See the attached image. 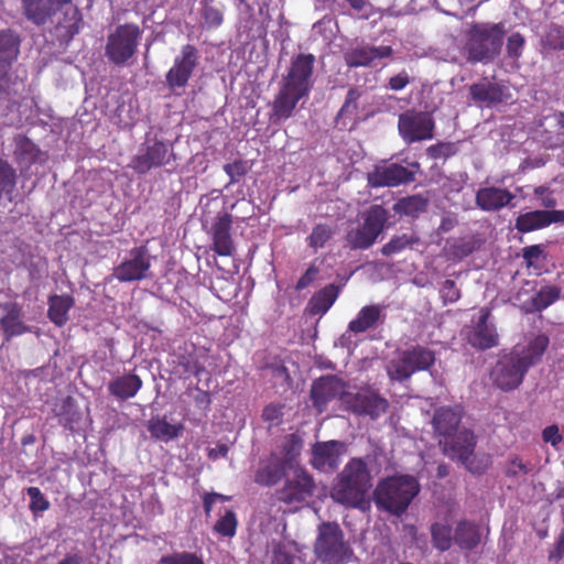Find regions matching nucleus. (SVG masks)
I'll list each match as a JSON object with an SVG mask.
<instances>
[{"mask_svg": "<svg viewBox=\"0 0 564 564\" xmlns=\"http://www.w3.org/2000/svg\"><path fill=\"white\" fill-rule=\"evenodd\" d=\"M435 120L432 113L409 109L399 115L398 131L406 144L434 138Z\"/></svg>", "mask_w": 564, "mask_h": 564, "instance_id": "9", "label": "nucleus"}, {"mask_svg": "<svg viewBox=\"0 0 564 564\" xmlns=\"http://www.w3.org/2000/svg\"><path fill=\"white\" fill-rule=\"evenodd\" d=\"M151 259L144 246L133 248L130 258L113 269V276L119 282H134L149 278Z\"/></svg>", "mask_w": 564, "mask_h": 564, "instance_id": "17", "label": "nucleus"}, {"mask_svg": "<svg viewBox=\"0 0 564 564\" xmlns=\"http://www.w3.org/2000/svg\"><path fill=\"white\" fill-rule=\"evenodd\" d=\"M384 306L371 304L364 306L357 314L356 318L349 322L348 330L354 334H362L369 329H375L379 325L384 324L386 314Z\"/></svg>", "mask_w": 564, "mask_h": 564, "instance_id": "29", "label": "nucleus"}, {"mask_svg": "<svg viewBox=\"0 0 564 564\" xmlns=\"http://www.w3.org/2000/svg\"><path fill=\"white\" fill-rule=\"evenodd\" d=\"M345 400L355 414L369 416L371 420L379 419L390 408L388 399L370 387L359 389Z\"/></svg>", "mask_w": 564, "mask_h": 564, "instance_id": "15", "label": "nucleus"}, {"mask_svg": "<svg viewBox=\"0 0 564 564\" xmlns=\"http://www.w3.org/2000/svg\"><path fill=\"white\" fill-rule=\"evenodd\" d=\"M75 305V299L69 294H53L48 297L47 317L58 327L67 324L68 312Z\"/></svg>", "mask_w": 564, "mask_h": 564, "instance_id": "34", "label": "nucleus"}, {"mask_svg": "<svg viewBox=\"0 0 564 564\" xmlns=\"http://www.w3.org/2000/svg\"><path fill=\"white\" fill-rule=\"evenodd\" d=\"M180 366L183 367V372L186 376L199 377L205 371L204 365L193 356H182L180 358Z\"/></svg>", "mask_w": 564, "mask_h": 564, "instance_id": "52", "label": "nucleus"}, {"mask_svg": "<svg viewBox=\"0 0 564 564\" xmlns=\"http://www.w3.org/2000/svg\"><path fill=\"white\" fill-rule=\"evenodd\" d=\"M389 212L382 205H371L362 215V223L346 235L351 249L366 250L370 248L387 228Z\"/></svg>", "mask_w": 564, "mask_h": 564, "instance_id": "6", "label": "nucleus"}, {"mask_svg": "<svg viewBox=\"0 0 564 564\" xmlns=\"http://www.w3.org/2000/svg\"><path fill=\"white\" fill-rule=\"evenodd\" d=\"M54 15L48 20L53 24L56 39L62 44H68L84 26V18L73 0H61Z\"/></svg>", "mask_w": 564, "mask_h": 564, "instance_id": "11", "label": "nucleus"}, {"mask_svg": "<svg viewBox=\"0 0 564 564\" xmlns=\"http://www.w3.org/2000/svg\"><path fill=\"white\" fill-rule=\"evenodd\" d=\"M530 291L521 288L514 300L519 302L520 310L525 314L541 312L555 303L561 295V289L554 285L541 288L534 295H529Z\"/></svg>", "mask_w": 564, "mask_h": 564, "instance_id": "20", "label": "nucleus"}, {"mask_svg": "<svg viewBox=\"0 0 564 564\" xmlns=\"http://www.w3.org/2000/svg\"><path fill=\"white\" fill-rule=\"evenodd\" d=\"M372 487L371 475L365 460H349L337 477L332 498L340 505L364 509L368 491Z\"/></svg>", "mask_w": 564, "mask_h": 564, "instance_id": "2", "label": "nucleus"}, {"mask_svg": "<svg viewBox=\"0 0 564 564\" xmlns=\"http://www.w3.org/2000/svg\"><path fill=\"white\" fill-rule=\"evenodd\" d=\"M412 181H414V173L398 163L375 165L373 170L367 174L368 185L373 188L394 187Z\"/></svg>", "mask_w": 564, "mask_h": 564, "instance_id": "19", "label": "nucleus"}, {"mask_svg": "<svg viewBox=\"0 0 564 564\" xmlns=\"http://www.w3.org/2000/svg\"><path fill=\"white\" fill-rule=\"evenodd\" d=\"M454 541L462 550L469 551L475 549L480 542V531L478 525L468 521L458 522L454 534Z\"/></svg>", "mask_w": 564, "mask_h": 564, "instance_id": "38", "label": "nucleus"}, {"mask_svg": "<svg viewBox=\"0 0 564 564\" xmlns=\"http://www.w3.org/2000/svg\"><path fill=\"white\" fill-rule=\"evenodd\" d=\"M184 430L183 424H171L166 416H155L149 420L148 431L151 436L162 442H170L176 438Z\"/></svg>", "mask_w": 564, "mask_h": 564, "instance_id": "35", "label": "nucleus"}, {"mask_svg": "<svg viewBox=\"0 0 564 564\" xmlns=\"http://www.w3.org/2000/svg\"><path fill=\"white\" fill-rule=\"evenodd\" d=\"M282 409L283 406L280 404L271 403L265 405L262 411L263 421L269 423H278L283 415Z\"/></svg>", "mask_w": 564, "mask_h": 564, "instance_id": "57", "label": "nucleus"}, {"mask_svg": "<svg viewBox=\"0 0 564 564\" xmlns=\"http://www.w3.org/2000/svg\"><path fill=\"white\" fill-rule=\"evenodd\" d=\"M519 232H531L546 227L543 210H532L520 214L514 224Z\"/></svg>", "mask_w": 564, "mask_h": 564, "instance_id": "40", "label": "nucleus"}, {"mask_svg": "<svg viewBox=\"0 0 564 564\" xmlns=\"http://www.w3.org/2000/svg\"><path fill=\"white\" fill-rule=\"evenodd\" d=\"M284 486L276 490V498L286 505L302 503L312 497L315 490V481L313 477L296 463L288 471L284 477Z\"/></svg>", "mask_w": 564, "mask_h": 564, "instance_id": "10", "label": "nucleus"}, {"mask_svg": "<svg viewBox=\"0 0 564 564\" xmlns=\"http://www.w3.org/2000/svg\"><path fill=\"white\" fill-rule=\"evenodd\" d=\"M542 253L543 249L540 245H532L522 249L523 259L529 265L539 260Z\"/></svg>", "mask_w": 564, "mask_h": 564, "instance_id": "62", "label": "nucleus"}, {"mask_svg": "<svg viewBox=\"0 0 564 564\" xmlns=\"http://www.w3.org/2000/svg\"><path fill=\"white\" fill-rule=\"evenodd\" d=\"M279 446L284 458H299L304 447V440L299 432L290 433L281 438Z\"/></svg>", "mask_w": 564, "mask_h": 564, "instance_id": "43", "label": "nucleus"}, {"mask_svg": "<svg viewBox=\"0 0 564 564\" xmlns=\"http://www.w3.org/2000/svg\"><path fill=\"white\" fill-rule=\"evenodd\" d=\"M469 95L476 104L485 105L486 107L506 102L511 97L506 86L486 82L470 85Z\"/></svg>", "mask_w": 564, "mask_h": 564, "instance_id": "25", "label": "nucleus"}, {"mask_svg": "<svg viewBox=\"0 0 564 564\" xmlns=\"http://www.w3.org/2000/svg\"><path fill=\"white\" fill-rule=\"evenodd\" d=\"M17 184L15 170L8 161L0 156V195L11 194Z\"/></svg>", "mask_w": 564, "mask_h": 564, "instance_id": "46", "label": "nucleus"}, {"mask_svg": "<svg viewBox=\"0 0 564 564\" xmlns=\"http://www.w3.org/2000/svg\"><path fill=\"white\" fill-rule=\"evenodd\" d=\"M514 195L507 188L496 186L480 187L475 195V203L482 212H497L508 206Z\"/></svg>", "mask_w": 564, "mask_h": 564, "instance_id": "26", "label": "nucleus"}, {"mask_svg": "<svg viewBox=\"0 0 564 564\" xmlns=\"http://www.w3.org/2000/svg\"><path fill=\"white\" fill-rule=\"evenodd\" d=\"M443 452L451 458H469L474 454L476 438L468 429L457 430L452 436L441 438Z\"/></svg>", "mask_w": 564, "mask_h": 564, "instance_id": "24", "label": "nucleus"}, {"mask_svg": "<svg viewBox=\"0 0 564 564\" xmlns=\"http://www.w3.org/2000/svg\"><path fill=\"white\" fill-rule=\"evenodd\" d=\"M435 362L433 350L415 345L400 351L399 358L392 360L389 367V375L392 379L404 381L413 373L429 370Z\"/></svg>", "mask_w": 564, "mask_h": 564, "instance_id": "8", "label": "nucleus"}, {"mask_svg": "<svg viewBox=\"0 0 564 564\" xmlns=\"http://www.w3.org/2000/svg\"><path fill=\"white\" fill-rule=\"evenodd\" d=\"M297 460H260L254 471V481L260 486L272 487L288 477V471Z\"/></svg>", "mask_w": 564, "mask_h": 564, "instance_id": "27", "label": "nucleus"}, {"mask_svg": "<svg viewBox=\"0 0 564 564\" xmlns=\"http://www.w3.org/2000/svg\"><path fill=\"white\" fill-rule=\"evenodd\" d=\"M3 311L4 315L0 318V328L7 341L30 330L22 319L23 312L19 303L8 302L3 305Z\"/></svg>", "mask_w": 564, "mask_h": 564, "instance_id": "28", "label": "nucleus"}, {"mask_svg": "<svg viewBox=\"0 0 564 564\" xmlns=\"http://www.w3.org/2000/svg\"><path fill=\"white\" fill-rule=\"evenodd\" d=\"M23 14L37 26L45 25L54 15L61 0H21Z\"/></svg>", "mask_w": 564, "mask_h": 564, "instance_id": "31", "label": "nucleus"}, {"mask_svg": "<svg viewBox=\"0 0 564 564\" xmlns=\"http://www.w3.org/2000/svg\"><path fill=\"white\" fill-rule=\"evenodd\" d=\"M142 30L138 24L118 25L107 37L106 56L116 65H123L137 53Z\"/></svg>", "mask_w": 564, "mask_h": 564, "instance_id": "7", "label": "nucleus"}, {"mask_svg": "<svg viewBox=\"0 0 564 564\" xmlns=\"http://www.w3.org/2000/svg\"><path fill=\"white\" fill-rule=\"evenodd\" d=\"M339 289L335 284H328L314 294L310 302V312L313 315L325 314L338 297Z\"/></svg>", "mask_w": 564, "mask_h": 564, "instance_id": "37", "label": "nucleus"}, {"mask_svg": "<svg viewBox=\"0 0 564 564\" xmlns=\"http://www.w3.org/2000/svg\"><path fill=\"white\" fill-rule=\"evenodd\" d=\"M420 492L417 479L409 475L391 476L380 480L373 491L379 509L393 516H402Z\"/></svg>", "mask_w": 564, "mask_h": 564, "instance_id": "3", "label": "nucleus"}, {"mask_svg": "<svg viewBox=\"0 0 564 564\" xmlns=\"http://www.w3.org/2000/svg\"><path fill=\"white\" fill-rule=\"evenodd\" d=\"M458 152L455 142H437L426 149L427 155L433 160L448 159Z\"/></svg>", "mask_w": 564, "mask_h": 564, "instance_id": "49", "label": "nucleus"}, {"mask_svg": "<svg viewBox=\"0 0 564 564\" xmlns=\"http://www.w3.org/2000/svg\"><path fill=\"white\" fill-rule=\"evenodd\" d=\"M505 34L503 22L473 23L464 46L467 62L470 64L492 62L501 52Z\"/></svg>", "mask_w": 564, "mask_h": 564, "instance_id": "4", "label": "nucleus"}, {"mask_svg": "<svg viewBox=\"0 0 564 564\" xmlns=\"http://www.w3.org/2000/svg\"><path fill=\"white\" fill-rule=\"evenodd\" d=\"M440 294L444 304L455 303L460 299V290L457 288L455 281L449 279L443 282Z\"/></svg>", "mask_w": 564, "mask_h": 564, "instance_id": "53", "label": "nucleus"}, {"mask_svg": "<svg viewBox=\"0 0 564 564\" xmlns=\"http://www.w3.org/2000/svg\"><path fill=\"white\" fill-rule=\"evenodd\" d=\"M427 207L429 199L423 195L416 194L398 199L393 205V210L400 216L417 218L422 213L426 212Z\"/></svg>", "mask_w": 564, "mask_h": 564, "instance_id": "36", "label": "nucleus"}, {"mask_svg": "<svg viewBox=\"0 0 564 564\" xmlns=\"http://www.w3.org/2000/svg\"><path fill=\"white\" fill-rule=\"evenodd\" d=\"M250 170V165L246 160H235L231 163H227L224 165L225 173L229 176L228 185L236 184L240 182V180L247 175Z\"/></svg>", "mask_w": 564, "mask_h": 564, "instance_id": "48", "label": "nucleus"}, {"mask_svg": "<svg viewBox=\"0 0 564 564\" xmlns=\"http://www.w3.org/2000/svg\"><path fill=\"white\" fill-rule=\"evenodd\" d=\"M464 416V408L460 404L443 405L435 409L432 425L434 432L442 438L452 436L458 430Z\"/></svg>", "mask_w": 564, "mask_h": 564, "instance_id": "23", "label": "nucleus"}, {"mask_svg": "<svg viewBox=\"0 0 564 564\" xmlns=\"http://www.w3.org/2000/svg\"><path fill=\"white\" fill-rule=\"evenodd\" d=\"M549 343L545 334H539L527 346H516L510 352L502 355L491 369L492 384L503 392L518 389L529 369L541 361Z\"/></svg>", "mask_w": 564, "mask_h": 564, "instance_id": "1", "label": "nucleus"}, {"mask_svg": "<svg viewBox=\"0 0 564 564\" xmlns=\"http://www.w3.org/2000/svg\"><path fill=\"white\" fill-rule=\"evenodd\" d=\"M410 82L411 79L408 72L403 69L389 78L388 88L394 91H399L404 89L410 84Z\"/></svg>", "mask_w": 564, "mask_h": 564, "instance_id": "56", "label": "nucleus"}, {"mask_svg": "<svg viewBox=\"0 0 564 564\" xmlns=\"http://www.w3.org/2000/svg\"><path fill=\"white\" fill-rule=\"evenodd\" d=\"M232 216L226 212H219L207 231L212 238V250L219 257H232L236 250L231 236Z\"/></svg>", "mask_w": 564, "mask_h": 564, "instance_id": "18", "label": "nucleus"}, {"mask_svg": "<svg viewBox=\"0 0 564 564\" xmlns=\"http://www.w3.org/2000/svg\"><path fill=\"white\" fill-rule=\"evenodd\" d=\"M229 499H230V497L224 496V495L217 494V492L206 494L203 498V507H204V511H205L206 516H209V513L213 509V505L217 500L225 502V501H228Z\"/></svg>", "mask_w": 564, "mask_h": 564, "instance_id": "61", "label": "nucleus"}, {"mask_svg": "<svg viewBox=\"0 0 564 564\" xmlns=\"http://www.w3.org/2000/svg\"><path fill=\"white\" fill-rule=\"evenodd\" d=\"M393 55V48L390 45L373 46L369 44H358L348 50L345 55V63L350 68L370 67L376 61L388 58Z\"/></svg>", "mask_w": 564, "mask_h": 564, "instance_id": "21", "label": "nucleus"}, {"mask_svg": "<svg viewBox=\"0 0 564 564\" xmlns=\"http://www.w3.org/2000/svg\"><path fill=\"white\" fill-rule=\"evenodd\" d=\"M171 158H174L172 148L164 141L154 139L142 144L140 152L131 159L129 167L142 175L154 167L169 164Z\"/></svg>", "mask_w": 564, "mask_h": 564, "instance_id": "13", "label": "nucleus"}, {"mask_svg": "<svg viewBox=\"0 0 564 564\" xmlns=\"http://www.w3.org/2000/svg\"><path fill=\"white\" fill-rule=\"evenodd\" d=\"M26 494L30 497V510L33 514H37L40 512H44L50 509L51 503L42 494V491L37 487H29L26 488Z\"/></svg>", "mask_w": 564, "mask_h": 564, "instance_id": "51", "label": "nucleus"}, {"mask_svg": "<svg viewBox=\"0 0 564 564\" xmlns=\"http://www.w3.org/2000/svg\"><path fill=\"white\" fill-rule=\"evenodd\" d=\"M238 519L234 510H226L214 524V532L223 538H234L237 532Z\"/></svg>", "mask_w": 564, "mask_h": 564, "instance_id": "44", "label": "nucleus"}, {"mask_svg": "<svg viewBox=\"0 0 564 564\" xmlns=\"http://www.w3.org/2000/svg\"><path fill=\"white\" fill-rule=\"evenodd\" d=\"M542 438L545 443L556 446L562 441V435L557 425L546 426L542 432Z\"/></svg>", "mask_w": 564, "mask_h": 564, "instance_id": "60", "label": "nucleus"}, {"mask_svg": "<svg viewBox=\"0 0 564 564\" xmlns=\"http://www.w3.org/2000/svg\"><path fill=\"white\" fill-rule=\"evenodd\" d=\"M159 564H205V562L196 552L182 551L162 556Z\"/></svg>", "mask_w": 564, "mask_h": 564, "instance_id": "47", "label": "nucleus"}, {"mask_svg": "<svg viewBox=\"0 0 564 564\" xmlns=\"http://www.w3.org/2000/svg\"><path fill=\"white\" fill-rule=\"evenodd\" d=\"M525 40L519 32L512 33L507 41V53L509 57L519 58L522 55V50Z\"/></svg>", "mask_w": 564, "mask_h": 564, "instance_id": "54", "label": "nucleus"}, {"mask_svg": "<svg viewBox=\"0 0 564 564\" xmlns=\"http://www.w3.org/2000/svg\"><path fill=\"white\" fill-rule=\"evenodd\" d=\"M361 94L356 87H351L348 89L346 99L339 111L336 116V121L347 116H351L357 112L358 109V99Z\"/></svg>", "mask_w": 564, "mask_h": 564, "instance_id": "50", "label": "nucleus"}, {"mask_svg": "<svg viewBox=\"0 0 564 564\" xmlns=\"http://www.w3.org/2000/svg\"><path fill=\"white\" fill-rule=\"evenodd\" d=\"M305 97L306 96L302 95L301 93L297 94V91L282 84L278 95L272 102V112L270 115V119L273 122L289 119L292 116L297 102Z\"/></svg>", "mask_w": 564, "mask_h": 564, "instance_id": "30", "label": "nucleus"}, {"mask_svg": "<svg viewBox=\"0 0 564 564\" xmlns=\"http://www.w3.org/2000/svg\"><path fill=\"white\" fill-rule=\"evenodd\" d=\"M334 230L329 225L318 224L313 227L311 235L307 237V245L317 250L324 248L326 243L333 238Z\"/></svg>", "mask_w": 564, "mask_h": 564, "instance_id": "45", "label": "nucleus"}, {"mask_svg": "<svg viewBox=\"0 0 564 564\" xmlns=\"http://www.w3.org/2000/svg\"><path fill=\"white\" fill-rule=\"evenodd\" d=\"M198 61L199 53L194 45L182 46L180 55L174 58L173 66L165 75V82L171 91L176 94V89H184L187 86L198 66Z\"/></svg>", "mask_w": 564, "mask_h": 564, "instance_id": "12", "label": "nucleus"}, {"mask_svg": "<svg viewBox=\"0 0 564 564\" xmlns=\"http://www.w3.org/2000/svg\"><path fill=\"white\" fill-rule=\"evenodd\" d=\"M346 453L347 445L340 441L317 442L312 449L313 458H339Z\"/></svg>", "mask_w": 564, "mask_h": 564, "instance_id": "41", "label": "nucleus"}, {"mask_svg": "<svg viewBox=\"0 0 564 564\" xmlns=\"http://www.w3.org/2000/svg\"><path fill=\"white\" fill-rule=\"evenodd\" d=\"M490 312L481 310V314L475 325L465 329L466 340L474 348L486 350L498 345V334L494 325L488 323Z\"/></svg>", "mask_w": 564, "mask_h": 564, "instance_id": "22", "label": "nucleus"}, {"mask_svg": "<svg viewBox=\"0 0 564 564\" xmlns=\"http://www.w3.org/2000/svg\"><path fill=\"white\" fill-rule=\"evenodd\" d=\"M346 389L347 383L335 375L322 376L314 380L310 391L314 408L322 413L330 401L349 397Z\"/></svg>", "mask_w": 564, "mask_h": 564, "instance_id": "16", "label": "nucleus"}, {"mask_svg": "<svg viewBox=\"0 0 564 564\" xmlns=\"http://www.w3.org/2000/svg\"><path fill=\"white\" fill-rule=\"evenodd\" d=\"M545 225L549 227L551 224L563 223L564 224V210H543Z\"/></svg>", "mask_w": 564, "mask_h": 564, "instance_id": "64", "label": "nucleus"}, {"mask_svg": "<svg viewBox=\"0 0 564 564\" xmlns=\"http://www.w3.org/2000/svg\"><path fill=\"white\" fill-rule=\"evenodd\" d=\"M142 379L135 373H126L108 383V392L117 400L124 401L137 395L142 388Z\"/></svg>", "mask_w": 564, "mask_h": 564, "instance_id": "33", "label": "nucleus"}, {"mask_svg": "<svg viewBox=\"0 0 564 564\" xmlns=\"http://www.w3.org/2000/svg\"><path fill=\"white\" fill-rule=\"evenodd\" d=\"M314 63L315 56L313 54H297L292 58L282 84L307 97L313 88Z\"/></svg>", "mask_w": 564, "mask_h": 564, "instance_id": "14", "label": "nucleus"}, {"mask_svg": "<svg viewBox=\"0 0 564 564\" xmlns=\"http://www.w3.org/2000/svg\"><path fill=\"white\" fill-rule=\"evenodd\" d=\"M564 557V530L560 534L554 549L549 553L550 561H560Z\"/></svg>", "mask_w": 564, "mask_h": 564, "instance_id": "63", "label": "nucleus"}, {"mask_svg": "<svg viewBox=\"0 0 564 564\" xmlns=\"http://www.w3.org/2000/svg\"><path fill=\"white\" fill-rule=\"evenodd\" d=\"M431 538L433 546L441 552L449 550L454 540L451 525L440 522L431 525Z\"/></svg>", "mask_w": 564, "mask_h": 564, "instance_id": "42", "label": "nucleus"}, {"mask_svg": "<svg viewBox=\"0 0 564 564\" xmlns=\"http://www.w3.org/2000/svg\"><path fill=\"white\" fill-rule=\"evenodd\" d=\"M20 35L10 29L0 30V72L7 73L20 54Z\"/></svg>", "mask_w": 564, "mask_h": 564, "instance_id": "32", "label": "nucleus"}, {"mask_svg": "<svg viewBox=\"0 0 564 564\" xmlns=\"http://www.w3.org/2000/svg\"><path fill=\"white\" fill-rule=\"evenodd\" d=\"M271 564H294L293 556L286 551V546L282 542L273 544Z\"/></svg>", "mask_w": 564, "mask_h": 564, "instance_id": "55", "label": "nucleus"}, {"mask_svg": "<svg viewBox=\"0 0 564 564\" xmlns=\"http://www.w3.org/2000/svg\"><path fill=\"white\" fill-rule=\"evenodd\" d=\"M313 549L316 557L326 564H346L354 557V550L337 522L324 521L317 527Z\"/></svg>", "mask_w": 564, "mask_h": 564, "instance_id": "5", "label": "nucleus"}, {"mask_svg": "<svg viewBox=\"0 0 564 564\" xmlns=\"http://www.w3.org/2000/svg\"><path fill=\"white\" fill-rule=\"evenodd\" d=\"M317 273L318 269L315 265H310L303 275L297 280L295 289L301 291L310 286L316 279Z\"/></svg>", "mask_w": 564, "mask_h": 564, "instance_id": "59", "label": "nucleus"}, {"mask_svg": "<svg viewBox=\"0 0 564 564\" xmlns=\"http://www.w3.org/2000/svg\"><path fill=\"white\" fill-rule=\"evenodd\" d=\"M420 242L421 238L415 232L394 235L387 243L381 247L380 252L384 257H392L403 252L406 249H413L414 246H417Z\"/></svg>", "mask_w": 564, "mask_h": 564, "instance_id": "39", "label": "nucleus"}, {"mask_svg": "<svg viewBox=\"0 0 564 564\" xmlns=\"http://www.w3.org/2000/svg\"><path fill=\"white\" fill-rule=\"evenodd\" d=\"M194 403L204 413L208 412L212 404V395L208 391L195 388Z\"/></svg>", "mask_w": 564, "mask_h": 564, "instance_id": "58", "label": "nucleus"}]
</instances>
